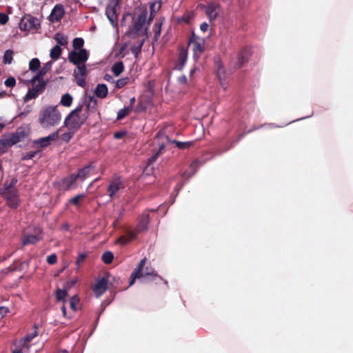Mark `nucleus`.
<instances>
[{
  "mask_svg": "<svg viewBox=\"0 0 353 353\" xmlns=\"http://www.w3.org/2000/svg\"><path fill=\"white\" fill-rule=\"evenodd\" d=\"M61 130L51 133L47 137H41L39 139H35L33 141V144L34 145H37L38 148H39V150L47 148L48 145H50L52 142L56 141L59 137V133Z\"/></svg>",
  "mask_w": 353,
  "mask_h": 353,
  "instance_id": "11",
  "label": "nucleus"
},
{
  "mask_svg": "<svg viewBox=\"0 0 353 353\" xmlns=\"http://www.w3.org/2000/svg\"><path fill=\"white\" fill-rule=\"evenodd\" d=\"M34 333L32 334H28L26 337H25V341L26 342H30L34 337H36L37 335H38V332H37V326L36 325H34Z\"/></svg>",
  "mask_w": 353,
  "mask_h": 353,
  "instance_id": "46",
  "label": "nucleus"
},
{
  "mask_svg": "<svg viewBox=\"0 0 353 353\" xmlns=\"http://www.w3.org/2000/svg\"><path fill=\"white\" fill-rule=\"evenodd\" d=\"M61 310L62 311L63 316L66 318L67 317L66 308H65L64 303H63V305L61 307Z\"/></svg>",
  "mask_w": 353,
  "mask_h": 353,
  "instance_id": "58",
  "label": "nucleus"
},
{
  "mask_svg": "<svg viewBox=\"0 0 353 353\" xmlns=\"http://www.w3.org/2000/svg\"><path fill=\"white\" fill-rule=\"evenodd\" d=\"M178 80L181 83H183V84H186L188 82L187 77L184 75L179 77Z\"/></svg>",
  "mask_w": 353,
  "mask_h": 353,
  "instance_id": "57",
  "label": "nucleus"
},
{
  "mask_svg": "<svg viewBox=\"0 0 353 353\" xmlns=\"http://www.w3.org/2000/svg\"><path fill=\"white\" fill-rule=\"evenodd\" d=\"M61 119V114L57 105H46L40 110L38 114V123L46 130L57 126Z\"/></svg>",
  "mask_w": 353,
  "mask_h": 353,
  "instance_id": "2",
  "label": "nucleus"
},
{
  "mask_svg": "<svg viewBox=\"0 0 353 353\" xmlns=\"http://www.w3.org/2000/svg\"><path fill=\"white\" fill-rule=\"evenodd\" d=\"M84 45V40L81 37L74 38L72 41V47L74 50H80L83 48Z\"/></svg>",
  "mask_w": 353,
  "mask_h": 353,
  "instance_id": "34",
  "label": "nucleus"
},
{
  "mask_svg": "<svg viewBox=\"0 0 353 353\" xmlns=\"http://www.w3.org/2000/svg\"><path fill=\"white\" fill-rule=\"evenodd\" d=\"M85 258H86V254L85 253H82V254H79V256H78V258L76 261V264L78 268L80 266L81 263L85 260Z\"/></svg>",
  "mask_w": 353,
  "mask_h": 353,
  "instance_id": "50",
  "label": "nucleus"
},
{
  "mask_svg": "<svg viewBox=\"0 0 353 353\" xmlns=\"http://www.w3.org/2000/svg\"><path fill=\"white\" fill-rule=\"evenodd\" d=\"M217 77L219 80H221L225 77V71L223 67L219 65L216 70Z\"/></svg>",
  "mask_w": 353,
  "mask_h": 353,
  "instance_id": "48",
  "label": "nucleus"
},
{
  "mask_svg": "<svg viewBox=\"0 0 353 353\" xmlns=\"http://www.w3.org/2000/svg\"><path fill=\"white\" fill-rule=\"evenodd\" d=\"M110 79H112V77L109 74H105L104 77V79L106 81H110Z\"/></svg>",
  "mask_w": 353,
  "mask_h": 353,
  "instance_id": "60",
  "label": "nucleus"
},
{
  "mask_svg": "<svg viewBox=\"0 0 353 353\" xmlns=\"http://www.w3.org/2000/svg\"><path fill=\"white\" fill-rule=\"evenodd\" d=\"M61 52H62V50L60 48V46H55L50 50V56L52 59L57 60L60 57V56L61 54Z\"/></svg>",
  "mask_w": 353,
  "mask_h": 353,
  "instance_id": "31",
  "label": "nucleus"
},
{
  "mask_svg": "<svg viewBox=\"0 0 353 353\" xmlns=\"http://www.w3.org/2000/svg\"><path fill=\"white\" fill-rule=\"evenodd\" d=\"M41 65L40 61L37 58H34L29 63V69L32 72L37 71Z\"/></svg>",
  "mask_w": 353,
  "mask_h": 353,
  "instance_id": "36",
  "label": "nucleus"
},
{
  "mask_svg": "<svg viewBox=\"0 0 353 353\" xmlns=\"http://www.w3.org/2000/svg\"><path fill=\"white\" fill-rule=\"evenodd\" d=\"M232 145H233V143H232L231 145L225 149V150H228L230 148H231L232 147Z\"/></svg>",
  "mask_w": 353,
  "mask_h": 353,
  "instance_id": "64",
  "label": "nucleus"
},
{
  "mask_svg": "<svg viewBox=\"0 0 353 353\" xmlns=\"http://www.w3.org/2000/svg\"><path fill=\"white\" fill-rule=\"evenodd\" d=\"M3 196L6 200L7 205L12 208H17L19 203V191L16 188H10L3 192Z\"/></svg>",
  "mask_w": 353,
  "mask_h": 353,
  "instance_id": "10",
  "label": "nucleus"
},
{
  "mask_svg": "<svg viewBox=\"0 0 353 353\" xmlns=\"http://www.w3.org/2000/svg\"><path fill=\"white\" fill-rule=\"evenodd\" d=\"M114 259V255L112 252L106 251L103 252L101 256V259L103 262L105 264H110L112 262Z\"/></svg>",
  "mask_w": 353,
  "mask_h": 353,
  "instance_id": "37",
  "label": "nucleus"
},
{
  "mask_svg": "<svg viewBox=\"0 0 353 353\" xmlns=\"http://www.w3.org/2000/svg\"><path fill=\"white\" fill-rule=\"evenodd\" d=\"M85 195L82 194H78L74 196L73 198L70 199L68 203L70 204H72L75 206H79L80 205L81 201L85 198Z\"/></svg>",
  "mask_w": 353,
  "mask_h": 353,
  "instance_id": "40",
  "label": "nucleus"
},
{
  "mask_svg": "<svg viewBox=\"0 0 353 353\" xmlns=\"http://www.w3.org/2000/svg\"><path fill=\"white\" fill-rule=\"evenodd\" d=\"M88 59V54L85 49H81L78 52L71 51L68 54V60L74 65H80Z\"/></svg>",
  "mask_w": 353,
  "mask_h": 353,
  "instance_id": "9",
  "label": "nucleus"
},
{
  "mask_svg": "<svg viewBox=\"0 0 353 353\" xmlns=\"http://www.w3.org/2000/svg\"><path fill=\"white\" fill-rule=\"evenodd\" d=\"M251 54V50L249 48H243L237 55V59L234 63V68L235 69H239L243 67L244 64L249 61Z\"/></svg>",
  "mask_w": 353,
  "mask_h": 353,
  "instance_id": "12",
  "label": "nucleus"
},
{
  "mask_svg": "<svg viewBox=\"0 0 353 353\" xmlns=\"http://www.w3.org/2000/svg\"><path fill=\"white\" fill-rule=\"evenodd\" d=\"M5 127V125L4 124H1L0 123V132L2 131V130L3 129V128Z\"/></svg>",
  "mask_w": 353,
  "mask_h": 353,
  "instance_id": "62",
  "label": "nucleus"
},
{
  "mask_svg": "<svg viewBox=\"0 0 353 353\" xmlns=\"http://www.w3.org/2000/svg\"><path fill=\"white\" fill-rule=\"evenodd\" d=\"M37 82L39 83L38 84H36V83H34V84H32V88L28 90V92L26 93L24 97L25 101H28L30 100L37 98L46 90L47 81H42Z\"/></svg>",
  "mask_w": 353,
  "mask_h": 353,
  "instance_id": "8",
  "label": "nucleus"
},
{
  "mask_svg": "<svg viewBox=\"0 0 353 353\" xmlns=\"http://www.w3.org/2000/svg\"><path fill=\"white\" fill-rule=\"evenodd\" d=\"M172 143L175 144V145L180 150H184L190 148L194 145V142L192 141H187V142H181L179 141L174 140Z\"/></svg>",
  "mask_w": 353,
  "mask_h": 353,
  "instance_id": "35",
  "label": "nucleus"
},
{
  "mask_svg": "<svg viewBox=\"0 0 353 353\" xmlns=\"http://www.w3.org/2000/svg\"><path fill=\"white\" fill-rule=\"evenodd\" d=\"M189 46L193 51L194 59L197 60L205 50V41L193 34L189 41Z\"/></svg>",
  "mask_w": 353,
  "mask_h": 353,
  "instance_id": "7",
  "label": "nucleus"
},
{
  "mask_svg": "<svg viewBox=\"0 0 353 353\" xmlns=\"http://www.w3.org/2000/svg\"><path fill=\"white\" fill-rule=\"evenodd\" d=\"M79 299L77 295H74L70 300V307L73 311H77Z\"/></svg>",
  "mask_w": 353,
  "mask_h": 353,
  "instance_id": "42",
  "label": "nucleus"
},
{
  "mask_svg": "<svg viewBox=\"0 0 353 353\" xmlns=\"http://www.w3.org/2000/svg\"><path fill=\"white\" fill-rule=\"evenodd\" d=\"M68 132L63 133L61 135V140L65 143H68L72 139L74 134L77 132V131L71 129H68Z\"/></svg>",
  "mask_w": 353,
  "mask_h": 353,
  "instance_id": "38",
  "label": "nucleus"
},
{
  "mask_svg": "<svg viewBox=\"0 0 353 353\" xmlns=\"http://www.w3.org/2000/svg\"><path fill=\"white\" fill-rule=\"evenodd\" d=\"M143 43H144V39H142L141 41H140L139 42V44L137 46L133 45L131 46V48H130L131 52L134 54V56L136 57H137L138 55L141 53V48H142Z\"/></svg>",
  "mask_w": 353,
  "mask_h": 353,
  "instance_id": "39",
  "label": "nucleus"
},
{
  "mask_svg": "<svg viewBox=\"0 0 353 353\" xmlns=\"http://www.w3.org/2000/svg\"><path fill=\"white\" fill-rule=\"evenodd\" d=\"M146 262V258H143L141 260L138 265L134 268L130 275L129 285L131 286L134 284L137 279L141 277H151V281H156L157 279L163 281L161 276H160L155 270L150 265L145 266Z\"/></svg>",
  "mask_w": 353,
  "mask_h": 353,
  "instance_id": "3",
  "label": "nucleus"
},
{
  "mask_svg": "<svg viewBox=\"0 0 353 353\" xmlns=\"http://www.w3.org/2000/svg\"><path fill=\"white\" fill-rule=\"evenodd\" d=\"M94 169V166L92 164L88 165L81 169L78 170L77 173H75L77 179L84 180L86 176L90 174V171Z\"/></svg>",
  "mask_w": 353,
  "mask_h": 353,
  "instance_id": "23",
  "label": "nucleus"
},
{
  "mask_svg": "<svg viewBox=\"0 0 353 353\" xmlns=\"http://www.w3.org/2000/svg\"><path fill=\"white\" fill-rule=\"evenodd\" d=\"M77 180V176H75V173H72L61 179L59 183V188L65 191L69 190L73 188V185Z\"/></svg>",
  "mask_w": 353,
  "mask_h": 353,
  "instance_id": "14",
  "label": "nucleus"
},
{
  "mask_svg": "<svg viewBox=\"0 0 353 353\" xmlns=\"http://www.w3.org/2000/svg\"><path fill=\"white\" fill-rule=\"evenodd\" d=\"M17 179L16 178H13L11 179L9 185H8L6 188H5V190L4 191H7L8 189L10 188H14V186L15 185L17 184Z\"/></svg>",
  "mask_w": 353,
  "mask_h": 353,
  "instance_id": "51",
  "label": "nucleus"
},
{
  "mask_svg": "<svg viewBox=\"0 0 353 353\" xmlns=\"http://www.w3.org/2000/svg\"><path fill=\"white\" fill-rule=\"evenodd\" d=\"M72 95L66 93L61 97L60 104L65 107H70L72 103Z\"/></svg>",
  "mask_w": 353,
  "mask_h": 353,
  "instance_id": "30",
  "label": "nucleus"
},
{
  "mask_svg": "<svg viewBox=\"0 0 353 353\" xmlns=\"http://www.w3.org/2000/svg\"><path fill=\"white\" fill-rule=\"evenodd\" d=\"M105 15L113 26L117 25L118 15L117 14V4L109 3L105 9Z\"/></svg>",
  "mask_w": 353,
  "mask_h": 353,
  "instance_id": "15",
  "label": "nucleus"
},
{
  "mask_svg": "<svg viewBox=\"0 0 353 353\" xmlns=\"http://www.w3.org/2000/svg\"><path fill=\"white\" fill-rule=\"evenodd\" d=\"M5 85L8 88H13L16 85V80L14 77H10L4 82Z\"/></svg>",
  "mask_w": 353,
  "mask_h": 353,
  "instance_id": "45",
  "label": "nucleus"
},
{
  "mask_svg": "<svg viewBox=\"0 0 353 353\" xmlns=\"http://www.w3.org/2000/svg\"><path fill=\"white\" fill-rule=\"evenodd\" d=\"M40 152L39 150L37 151H30L28 152H26L22 157L23 160H30L33 159L39 152Z\"/></svg>",
  "mask_w": 353,
  "mask_h": 353,
  "instance_id": "44",
  "label": "nucleus"
},
{
  "mask_svg": "<svg viewBox=\"0 0 353 353\" xmlns=\"http://www.w3.org/2000/svg\"><path fill=\"white\" fill-rule=\"evenodd\" d=\"M149 223V214L143 213L139 218V222L137 225V228L134 230H132L134 232H137V234L142 232L145 231L148 229V225Z\"/></svg>",
  "mask_w": 353,
  "mask_h": 353,
  "instance_id": "19",
  "label": "nucleus"
},
{
  "mask_svg": "<svg viewBox=\"0 0 353 353\" xmlns=\"http://www.w3.org/2000/svg\"><path fill=\"white\" fill-rule=\"evenodd\" d=\"M55 41L61 46H65L68 44V37L61 33H57L54 35Z\"/></svg>",
  "mask_w": 353,
  "mask_h": 353,
  "instance_id": "32",
  "label": "nucleus"
},
{
  "mask_svg": "<svg viewBox=\"0 0 353 353\" xmlns=\"http://www.w3.org/2000/svg\"><path fill=\"white\" fill-rule=\"evenodd\" d=\"M25 135L23 132L18 130L15 133L4 134L0 139V153H6L9 148L24 139Z\"/></svg>",
  "mask_w": 353,
  "mask_h": 353,
  "instance_id": "5",
  "label": "nucleus"
},
{
  "mask_svg": "<svg viewBox=\"0 0 353 353\" xmlns=\"http://www.w3.org/2000/svg\"><path fill=\"white\" fill-rule=\"evenodd\" d=\"M223 2H225V3H231L233 0H222Z\"/></svg>",
  "mask_w": 353,
  "mask_h": 353,
  "instance_id": "63",
  "label": "nucleus"
},
{
  "mask_svg": "<svg viewBox=\"0 0 353 353\" xmlns=\"http://www.w3.org/2000/svg\"><path fill=\"white\" fill-rule=\"evenodd\" d=\"M108 280L103 277L98 280L93 288L97 296L101 295L107 290Z\"/></svg>",
  "mask_w": 353,
  "mask_h": 353,
  "instance_id": "20",
  "label": "nucleus"
},
{
  "mask_svg": "<svg viewBox=\"0 0 353 353\" xmlns=\"http://www.w3.org/2000/svg\"><path fill=\"white\" fill-rule=\"evenodd\" d=\"M123 188L122 181L120 177H114L110 182L108 187V195L111 199H113L115 194Z\"/></svg>",
  "mask_w": 353,
  "mask_h": 353,
  "instance_id": "13",
  "label": "nucleus"
},
{
  "mask_svg": "<svg viewBox=\"0 0 353 353\" xmlns=\"http://www.w3.org/2000/svg\"><path fill=\"white\" fill-rule=\"evenodd\" d=\"M137 235V232L130 230L125 235L120 236L118 239V243L121 245H125L132 241Z\"/></svg>",
  "mask_w": 353,
  "mask_h": 353,
  "instance_id": "24",
  "label": "nucleus"
},
{
  "mask_svg": "<svg viewBox=\"0 0 353 353\" xmlns=\"http://www.w3.org/2000/svg\"><path fill=\"white\" fill-rule=\"evenodd\" d=\"M12 353H23L21 350H15L12 352Z\"/></svg>",
  "mask_w": 353,
  "mask_h": 353,
  "instance_id": "61",
  "label": "nucleus"
},
{
  "mask_svg": "<svg viewBox=\"0 0 353 353\" xmlns=\"http://www.w3.org/2000/svg\"><path fill=\"white\" fill-rule=\"evenodd\" d=\"M40 26L39 19L30 14H25L19 23V28L23 31H37Z\"/></svg>",
  "mask_w": 353,
  "mask_h": 353,
  "instance_id": "6",
  "label": "nucleus"
},
{
  "mask_svg": "<svg viewBox=\"0 0 353 353\" xmlns=\"http://www.w3.org/2000/svg\"><path fill=\"white\" fill-rule=\"evenodd\" d=\"M161 7V2L160 1H154L150 3V14L148 20V24L152 21L155 14L159 12Z\"/></svg>",
  "mask_w": 353,
  "mask_h": 353,
  "instance_id": "25",
  "label": "nucleus"
},
{
  "mask_svg": "<svg viewBox=\"0 0 353 353\" xmlns=\"http://www.w3.org/2000/svg\"><path fill=\"white\" fill-rule=\"evenodd\" d=\"M39 233L36 234H28L24 236L23 239V244L27 245V244H34L41 240L42 235H41V230L38 229Z\"/></svg>",
  "mask_w": 353,
  "mask_h": 353,
  "instance_id": "22",
  "label": "nucleus"
},
{
  "mask_svg": "<svg viewBox=\"0 0 353 353\" xmlns=\"http://www.w3.org/2000/svg\"><path fill=\"white\" fill-rule=\"evenodd\" d=\"M76 79L79 86L84 87L85 85V77H78Z\"/></svg>",
  "mask_w": 353,
  "mask_h": 353,
  "instance_id": "53",
  "label": "nucleus"
},
{
  "mask_svg": "<svg viewBox=\"0 0 353 353\" xmlns=\"http://www.w3.org/2000/svg\"><path fill=\"white\" fill-rule=\"evenodd\" d=\"M13 51L11 50H7L3 55V63L6 64H10L13 60Z\"/></svg>",
  "mask_w": 353,
  "mask_h": 353,
  "instance_id": "41",
  "label": "nucleus"
},
{
  "mask_svg": "<svg viewBox=\"0 0 353 353\" xmlns=\"http://www.w3.org/2000/svg\"><path fill=\"white\" fill-rule=\"evenodd\" d=\"M125 134V132H117L114 134V137L117 139H119L123 138Z\"/></svg>",
  "mask_w": 353,
  "mask_h": 353,
  "instance_id": "54",
  "label": "nucleus"
},
{
  "mask_svg": "<svg viewBox=\"0 0 353 353\" xmlns=\"http://www.w3.org/2000/svg\"><path fill=\"white\" fill-rule=\"evenodd\" d=\"M220 5L216 2H210L206 6L205 13L210 21L216 18L219 14Z\"/></svg>",
  "mask_w": 353,
  "mask_h": 353,
  "instance_id": "16",
  "label": "nucleus"
},
{
  "mask_svg": "<svg viewBox=\"0 0 353 353\" xmlns=\"http://www.w3.org/2000/svg\"><path fill=\"white\" fill-rule=\"evenodd\" d=\"M209 25L206 22H203L200 26V29L203 32H206L208 29Z\"/></svg>",
  "mask_w": 353,
  "mask_h": 353,
  "instance_id": "56",
  "label": "nucleus"
},
{
  "mask_svg": "<svg viewBox=\"0 0 353 353\" xmlns=\"http://www.w3.org/2000/svg\"><path fill=\"white\" fill-rule=\"evenodd\" d=\"M132 111L131 107H124L123 108L119 110L117 113V119L121 120L125 117H127Z\"/></svg>",
  "mask_w": 353,
  "mask_h": 353,
  "instance_id": "33",
  "label": "nucleus"
},
{
  "mask_svg": "<svg viewBox=\"0 0 353 353\" xmlns=\"http://www.w3.org/2000/svg\"><path fill=\"white\" fill-rule=\"evenodd\" d=\"M8 312L9 310L6 307H0V319L3 318L8 314Z\"/></svg>",
  "mask_w": 353,
  "mask_h": 353,
  "instance_id": "52",
  "label": "nucleus"
},
{
  "mask_svg": "<svg viewBox=\"0 0 353 353\" xmlns=\"http://www.w3.org/2000/svg\"><path fill=\"white\" fill-rule=\"evenodd\" d=\"M47 262L50 265H54L57 262V256L55 254H52L47 256Z\"/></svg>",
  "mask_w": 353,
  "mask_h": 353,
  "instance_id": "47",
  "label": "nucleus"
},
{
  "mask_svg": "<svg viewBox=\"0 0 353 353\" xmlns=\"http://www.w3.org/2000/svg\"><path fill=\"white\" fill-rule=\"evenodd\" d=\"M124 70V65L122 61H117L112 66V71L117 77L119 76Z\"/></svg>",
  "mask_w": 353,
  "mask_h": 353,
  "instance_id": "28",
  "label": "nucleus"
},
{
  "mask_svg": "<svg viewBox=\"0 0 353 353\" xmlns=\"http://www.w3.org/2000/svg\"><path fill=\"white\" fill-rule=\"evenodd\" d=\"M63 14L64 10L62 6L56 5L50 15V20L51 21H59L62 19Z\"/></svg>",
  "mask_w": 353,
  "mask_h": 353,
  "instance_id": "21",
  "label": "nucleus"
},
{
  "mask_svg": "<svg viewBox=\"0 0 353 353\" xmlns=\"http://www.w3.org/2000/svg\"><path fill=\"white\" fill-rule=\"evenodd\" d=\"M54 295H55L57 301L62 302L63 303H65V298L68 296V292L65 290H61V289L58 288L55 291Z\"/></svg>",
  "mask_w": 353,
  "mask_h": 353,
  "instance_id": "27",
  "label": "nucleus"
},
{
  "mask_svg": "<svg viewBox=\"0 0 353 353\" xmlns=\"http://www.w3.org/2000/svg\"><path fill=\"white\" fill-rule=\"evenodd\" d=\"M187 59L188 50L183 48H181L179 52L177 61L174 66V68L178 70H181L187 61Z\"/></svg>",
  "mask_w": 353,
  "mask_h": 353,
  "instance_id": "18",
  "label": "nucleus"
},
{
  "mask_svg": "<svg viewBox=\"0 0 353 353\" xmlns=\"http://www.w3.org/2000/svg\"><path fill=\"white\" fill-rule=\"evenodd\" d=\"M77 65V68L74 72V75L75 78L85 77L86 73H87V70H86L85 65L80 64V65Z\"/></svg>",
  "mask_w": 353,
  "mask_h": 353,
  "instance_id": "29",
  "label": "nucleus"
},
{
  "mask_svg": "<svg viewBox=\"0 0 353 353\" xmlns=\"http://www.w3.org/2000/svg\"><path fill=\"white\" fill-rule=\"evenodd\" d=\"M108 93V89L106 85L101 83L97 85L95 90V94L101 99L105 98Z\"/></svg>",
  "mask_w": 353,
  "mask_h": 353,
  "instance_id": "26",
  "label": "nucleus"
},
{
  "mask_svg": "<svg viewBox=\"0 0 353 353\" xmlns=\"http://www.w3.org/2000/svg\"><path fill=\"white\" fill-rule=\"evenodd\" d=\"M129 79H130L128 77L118 79L116 82V87L119 89L122 88L128 83Z\"/></svg>",
  "mask_w": 353,
  "mask_h": 353,
  "instance_id": "43",
  "label": "nucleus"
},
{
  "mask_svg": "<svg viewBox=\"0 0 353 353\" xmlns=\"http://www.w3.org/2000/svg\"><path fill=\"white\" fill-rule=\"evenodd\" d=\"M135 101L136 100L134 97L131 98L130 100V105L128 107H131V108L132 109V106L134 105Z\"/></svg>",
  "mask_w": 353,
  "mask_h": 353,
  "instance_id": "59",
  "label": "nucleus"
},
{
  "mask_svg": "<svg viewBox=\"0 0 353 353\" xmlns=\"http://www.w3.org/2000/svg\"><path fill=\"white\" fill-rule=\"evenodd\" d=\"M97 100L93 97H90V102L85 108L80 105L69 113L65 119L64 126L77 132L87 121L89 112L97 111Z\"/></svg>",
  "mask_w": 353,
  "mask_h": 353,
  "instance_id": "1",
  "label": "nucleus"
},
{
  "mask_svg": "<svg viewBox=\"0 0 353 353\" xmlns=\"http://www.w3.org/2000/svg\"><path fill=\"white\" fill-rule=\"evenodd\" d=\"M159 152L156 153L154 155H153L150 159H148V164H152V163H153V162H154L156 161V159H157V157L159 156Z\"/></svg>",
  "mask_w": 353,
  "mask_h": 353,
  "instance_id": "55",
  "label": "nucleus"
},
{
  "mask_svg": "<svg viewBox=\"0 0 353 353\" xmlns=\"http://www.w3.org/2000/svg\"><path fill=\"white\" fill-rule=\"evenodd\" d=\"M9 17L7 14L0 12V24L5 25L8 21Z\"/></svg>",
  "mask_w": 353,
  "mask_h": 353,
  "instance_id": "49",
  "label": "nucleus"
},
{
  "mask_svg": "<svg viewBox=\"0 0 353 353\" xmlns=\"http://www.w3.org/2000/svg\"><path fill=\"white\" fill-rule=\"evenodd\" d=\"M52 62L49 61L43 65V66L39 70L37 74L34 76L30 80V83L34 84L37 81H42L43 77L51 70Z\"/></svg>",
  "mask_w": 353,
  "mask_h": 353,
  "instance_id": "17",
  "label": "nucleus"
},
{
  "mask_svg": "<svg viewBox=\"0 0 353 353\" xmlns=\"http://www.w3.org/2000/svg\"><path fill=\"white\" fill-rule=\"evenodd\" d=\"M148 17V10L146 8L141 9L137 16L130 30L128 32V36L131 38H135L140 35H144L147 32L145 26Z\"/></svg>",
  "mask_w": 353,
  "mask_h": 353,
  "instance_id": "4",
  "label": "nucleus"
}]
</instances>
